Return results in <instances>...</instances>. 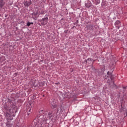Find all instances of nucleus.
I'll return each instance as SVG.
<instances>
[{
  "mask_svg": "<svg viewBox=\"0 0 127 127\" xmlns=\"http://www.w3.org/2000/svg\"><path fill=\"white\" fill-rule=\"evenodd\" d=\"M41 21H44L45 23V24H47V22H48V17H46L45 18H44L42 19Z\"/></svg>",
  "mask_w": 127,
  "mask_h": 127,
  "instance_id": "nucleus-7",
  "label": "nucleus"
},
{
  "mask_svg": "<svg viewBox=\"0 0 127 127\" xmlns=\"http://www.w3.org/2000/svg\"><path fill=\"white\" fill-rule=\"evenodd\" d=\"M33 99H34V97H35V95H34L33 96Z\"/></svg>",
  "mask_w": 127,
  "mask_h": 127,
  "instance_id": "nucleus-30",
  "label": "nucleus"
},
{
  "mask_svg": "<svg viewBox=\"0 0 127 127\" xmlns=\"http://www.w3.org/2000/svg\"><path fill=\"white\" fill-rule=\"evenodd\" d=\"M17 112V107H14L13 108H8L5 113V117L7 121H11L13 120V117H14V113Z\"/></svg>",
  "mask_w": 127,
  "mask_h": 127,
  "instance_id": "nucleus-1",
  "label": "nucleus"
},
{
  "mask_svg": "<svg viewBox=\"0 0 127 127\" xmlns=\"http://www.w3.org/2000/svg\"><path fill=\"white\" fill-rule=\"evenodd\" d=\"M126 116H127V111H126Z\"/></svg>",
  "mask_w": 127,
  "mask_h": 127,
  "instance_id": "nucleus-31",
  "label": "nucleus"
},
{
  "mask_svg": "<svg viewBox=\"0 0 127 127\" xmlns=\"http://www.w3.org/2000/svg\"><path fill=\"white\" fill-rule=\"evenodd\" d=\"M8 102L10 103V104H13L14 103V101H12V99H10L9 98H8Z\"/></svg>",
  "mask_w": 127,
  "mask_h": 127,
  "instance_id": "nucleus-13",
  "label": "nucleus"
},
{
  "mask_svg": "<svg viewBox=\"0 0 127 127\" xmlns=\"http://www.w3.org/2000/svg\"><path fill=\"white\" fill-rule=\"evenodd\" d=\"M44 113H45V111H44V110H40V111L39 112V113L41 115H42V114H45Z\"/></svg>",
  "mask_w": 127,
  "mask_h": 127,
  "instance_id": "nucleus-16",
  "label": "nucleus"
},
{
  "mask_svg": "<svg viewBox=\"0 0 127 127\" xmlns=\"http://www.w3.org/2000/svg\"><path fill=\"white\" fill-rule=\"evenodd\" d=\"M38 13V12H36V13H34V14L32 13V14L33 15H32V18H33V19H35V20H36V19L37 18H36L35 17L36 16V15H37Z\"/></svg>",
  "mask_w": 127,
  "mask_h": 127,
  "instance_id": "nucleus-11",
  "label": "nucleus"
},
{
  "mask_svg": "<svg viewBox=\"0 0 127 127\" xmlns=\"http://www.w3.org/2000/svg\"><path fill=\"white\" fill-rule=\"evenodd\" d=\"M87 60H88V61H92V58H88V59H87Z\"/></svg>",
  "mask_w": 127,
  "mask_h": 127,
  "instance_id": "nucleus-19",
  "label": "nucleus"
},
{
  "mask_svg": "<svg viewBox=\"0 0 127 127\" xmlns=\"http://www.w3.org/2000/svg\"><path fill=\"white\" fill-rule=\"evenodd\" d=\"M84 62H85V63H87V62H88V60H85V61H84Z\"/></svg>",
  "mask_w": 127,
  "mask_h": 127,
  "instance_id": "nucleus-25",
  "label": "nucleus"
},
{
  "mask_svg": "<svg viewBox=\"0 0 127 127\" xmlns=\"http://www.w3.org/2000/svg\"><path fill=\"white\" fill-rule=\"evenodd\" d=\"M13 106H15V105L14 104H14H13Z\"/></svg>",
  "mask_w": 127,
  "mask_h": 127,
  "instance_id": "nucleus-33",
  "label": "nucleus"
},
{
  "mask_svg": "<svg viewBox=\"0 0 127 127\" xmlns=\"http://www.w3.org/2000/svg\"><path fill=\"white\" fill-rule=\"evenodd\" d=\"M12 126V125H10V123H7V124H6V127H10Z\"/></svg>",
  "mask_w": 127,
  "mask_h": 127,
  "instance_id": "nucleus-18",
  "label": "nucleus"
},
{
  "mask_svg": "<svg viewBox=\"0 0 127 127\" xmlns=\"http://www.w3.org/2000/svg\"><path fill=\"white\" fill-rule=\"evenodd\" d=\"M58 111H59V110H58H58H57V113H58Z\"/></svg>",
  "mask_w": 127,
  "mask_h": 127,
  "instance_id": "nucleus-34",
  "label": "nucleus"
},
{
  "mask_svg": "<svg viewBox=\"0 0 127 127\" xmlns=\"http://www.w3.org/2000/svg\"><path fill=\"white\" fill-rule=\"evenodd\" d=\"M43 121L44 123H46V119H43Z\"/></svg>",
  "mask_w": 127,
  "mask_h": 127,
  "instance_id": "nucleus-20",
  "label": "nucleus"
},
{
  "mask_svg": "<svg viewBox=\"0 0 127 127\" xmlns=\"http://www.w3.org/2000/svg\"><path fill=\"white\" fill-rule=\"evenodd\" d=\"M5 2L3 0H0V8H2V6L4 5Z\"/></svg>",
  "mask_w": 127,
  "mask_h": 127,
  "instance_id": "nucleus-6",
  "label": "nucleus"
},
{
  "mask_svg": "<svg viewBox=\"0 0 127 127\" xmlns=\"http://www.w3.org/2000/svg\"><path fill=\"white\" fill-rule=\"evenodd\" d=\"M41 13H42V12H41Z\"/></svg>",
  "mask_w": 127,
  "mask_h": 127,
  "instance_id": "nucleus-36",
  "label": "nucleus"
},
{
  "mask_svg": "<svg viewBox=\"0 0 127 127\" xmlns=\"http://www.w3.org/2000/svg\"><path fill=\"white\" fill-rule=\"evenodd\" d=\"M95 1V3H96V4H99V3H100V2H101V0H94Z\"/></svg>",
  "mask_w": 127,
  "mask_h": 127,
  "instance_id": "nucleus-14",
  "label": "nucleus"
},
{
  "mask_svg": "<svg viewBox=\"0 0 127 127\" xmlns=\"http://www.w3.org/2000/svg\"><path fill=\"white\" fill-rule=\"evenodd\" d=\"M30 25H31L30 22H27V26L29 27V26H30Z\"/></svg>",
  "mask_w": 127,
  "mask_h": 127,
  "instance_id": "nucleus-17",
  "label": "nucleus"
},
{
  "mask_svg": "<svg viewBox=\"0 0 127 127\" xmlns=\"http://www.w3.org/2000/svg\"><path fill=\"white\" fill-rule=\"evenodd\" d=\"M31 3L32 2L31 0H25L24 1V5L26 6H29Z\"/></svg>",
  "mask_w": 127,
  "mask_h": 127,
  "instance_id": "nucleus-5",
  "label": "nucleus"
},
{
  "mask_svg": "<svg viewBox=\"0 0 127 127\" xmlns=\"http://www.w3.org/2000/svg\"><path fill=\"white\" fill-rule=\"evenodd\" d=\"M120 28V27H118V29H119Z\"/></svg>",
  "mask_w": 127,
  "mask_h": 127,
  "instance_id": "nucleus-35",
  "label": "nucleus"
},
{
  "mask_svg": "<svg viewBox=\"0 0 127 127\" xmlns=\"http://www.w3.org/2000/svg\"><path fill=\"white\" fill-rule=\"evenodd\" d=\"M94 62H95V60H93L92 64L94 63Z\"/></svg>",
  "mask_w": 127,
  "mask_h": 127,
  "instance_id": "nucleus-32",
  "label": "nucleus"
},
{
  "mask_svg": "<svg viewBox=\"0 0 127 127\" xmlns=\"http://www.w3.org/2000/svg\"><path fill=\"white\" fill-rule=\"evenodd\" d=\"M31 112V109H30L28 112V113H30Z\"/></svg>",
  "mask_w": 127,
  "mask_h": 127,
  "instance_id": "nucleus-24",
  "label": "nucleus"
},
{
  "mask_svg": "<svg viewBox=\"0 0 127 127\" xmlns=\"http://www.w3.org/2000/svg\"><path fill=\"white\" fill-rule=\"evenodd\" d=\"M42 19L40 20V22H41V25H46L45 23L43 21H42Z\"/></svg>",
  "mask_w": 127,
  "mask_h": 127,
  "instance_id": "nucleus-15",
  "label": "nucleus"
},
{
  "mask_svg": "<svg viewBox=\"0 0 127 127\" xmlns=\"http://www.w3.org/2000/svg\"><path fill=\"white\" fill-rule=\"evenodd\" d=\"M115 25L117 27L120 26L121 25V21L119 20H117L115 23Z\"/></svg>",
  "mask_w": 127,
  "mask_h": 127,
  "instance_id": "nucleus-9",
  "label": "nucleus"
},
{
  "mask_svg": "<svg viewBox=\"0 0 127 127\" xmlns=\"http://www.w3.org/2000/svg\"><path fill=\"white\" fill-rule=\"evenodd\" d=\"M53 114V112L52 111H51V112H49L48 114V116L49 118V119H51V118H52V114Z\"/></svg>",
  "mask_w": 127,
  "mask_h": 127,
  "instance_id": "nucleus-10",
  "label": "nucleus"
},
{
  "mask_svg": "<svg viewBox=\"0 0 127 127\" xmlns=\"http://www.w3.org/2000/svg\"><path fill=\"white\" fill-rule=\"evenodd\" d=\"M94 27V26L92 25H86V28H87V29H88L89 30H91V29H93V28Z\"/></svg>",
  "mask_w": 127,
  "mask_h": 127,
  "instance_id": "nucleus-8",
  "label": "nucleus"
},
{
  "mask_svg": "<svg viewBox=\"0 0 127 127\" xmlns=\"http://www.w3.org/2000/svg\"><path fill=\"white\" fill-rule=\"evenodd\" d=\"M67 32H68V30H65V31H64V33H67Z\"/></svg>",
  "mask_w": 127,
  "mask_h": 127,
  "instance_id": "nucleus-23",
  "label": "nucleus"
},
{
  "mask_svg": "<svg viewBox=\"0 0 127 127\" xmlns=\"http://www.w3.org/2000/svg\"><path fill=\"white\" fill-rule=\"evenodd\" d=\"M34 85L35 86V87H43V86H44V83L42 82H39L37 83H36L34 82Z\"/></svg>",
  "mask_w": 127,
  "mask_h": 127,
  "instance_id": "nucleus-4",
  "label": "nucleus"
},
{
  "mask_svg": "<svg viewBox=\"0 0 127 127\" xmlns=\"http://www.w3.org/2000/svg\"><path fill=\"white\" fill-rule=\"evenodd\" d=\"M55 84L56 85H57V86H58L60 84V83L58 82V83H56Z\"/></svg>",
  "mask_w": 127,
  "mask_h": 127,
  "instance_id": "nucleus-22",
  "label": "nucleus"
},
{
  "mask_svg": "<svg viewBox=\"0 0 127 127\" xmlns=\"http://www.w3.org/2000/svg\"><path fill=\"white\" fill-rule=\"evenodd\" d=\"M29 115H30V113L27 112V116H29Z\"/></svg>",
  "mask_w": 127,
  "mask_h": 127,
  "instance_id": "nucleus-26",
  "label": "nucleus"
},
{
  "mask_svg": "<svg viewBox=\"0 0 127 127\" xmlns=\"http://www.w3.org/2000/svg\"><path fill=\"white\" fill-rule=\"evenodd\" d=\"M21 23H24V21H22L21 22Z\"/></svg>",
  "mask_w": 127,
  "mask_h": 127,
  "instance_id": "nucleus-28",
  "label": "nucleus"
},
{
  "mask_svg": "<svg viewBox=\"0 0 127 127\" xmlns=\"http://www.w3.org/2000/svg\"><path fill=\"white\" fill-rule=\"evenodd\" d=\"M123 88L124 89V90H126L127 89V87H123Z\"/></svg>",
  "mask_w": 127,
  "mask_h": 127,
  "instance_id": "nucleus-27",
  "label": "nucleus"
},
{
  "mask_svg": "<svg viewBox=\"0 0 127 127\" xmlns=\"http://www.w3.org/2000/svg\"><path fill=\"white\" fill-rule=\"evenodd\" d=\"M51 104L52 105V109H55L57 108V101H56V100H53Z\"/></svg>",
  "mask_w": 127,
  "mask_h": 127,
  "instance_id": "nucleus-3",
  "label": "nucleus"
},
{
  "mask_svg": "<svg viewBox=\"0 0 127 127\" xmlns=\"http://www.w3.org/2000/svg\"><path fill=\"white\" fill-rule=\"evenodd\" d=\"M108 78H110V79H108L107 83L109 84V87H113V88H116L117 85L115 84V82H114V75L112 72H110V71L107 72V77H106L105 79H108Z\"/></svg>",
  "mask_w": 127,
  "mask_h": 127,
  "instance_id": "nucleus-2",
  "label": "nucleus"
},
{
  "mask_svg": "<svg viewBox=\"0 0 127 127\" xmlns=\"http://www.w3.org/2000/svg\"><path fill=\"white\" fill-rule=\"evenodd\" d=\"M85 6L86 7H91V2H88V3H85Z\"/></svg>",
  "mask_w": 127,
  "mask_h": 127,
  "instance_id": "nucleus-12",
  "label": "nucleus"
},
{
  "mask_svg": "<svg viewBox=\"0 0 127 127\" xmlns=\"http://www.w3.org/2000/svg\"><path fill=\"white\" fill-rule=\"evenodd\" d=\"M30 24H33V22H30Z\"/></svg>",
  "mask_w": 127,
  "mask_h": 127,
  "instance_id": "nucleus-29",
  "label": "nucleus"
},
{
  "mask_svg": "<svg viewBox=\"0 0 127 127\" xmlns=\"http://www.w3.org/2000/svg\"><path fill=\"white\" fill-rule=\"evenodd\" d=\"M77 23H79V21L78 20H76L75 24H77Z\"/></svg>",
  "mask_w": 127,
  "mask_h": 127,
  "instance_id": "nucleus-21",
  "label": "nucleus"
}]
</instances>
